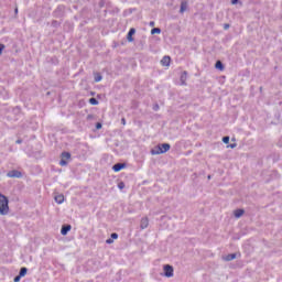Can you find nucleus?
Segmentation results:
<instances>
[{"instance_id":"obj_1","label":"nucleus","mask_w":282,"mask_h":282,"mask_svg":"<svg viewBox=\"0 0 282 282\" xmlns=\"http://www.w3.org/2000/svg\"><path fill=\"white\" fill-rule=\"evenodd\" d=\"M9 204L8 197L0 193V215H8L10 213Z\"/></svg>"},{"instance_id":"obj_2","label":"nucleus","mask_w":282,"mask_h":282,"mask_svg":"<svg viewBox=\"0 0 282 282\" xmlns=\"http://www.w3.org/2000/svg\"><path fill=\"white\" fill-rule=\"evenodd\" d=\"M171 151V144L162 143L156 145L154 149L151 150L152 155H162V153H166Z\"/></svg>"},{"instance_id":"obj_3","label":"nucleus","mask_w":282,"mask_h":282,"mask_svg":"<svg viewBox=\"0 0 282 282\" xmlns=\"http://www.w3.org/2000/svg\"><path fill=\"white\" fill-rule=\"evenodd\" d=\"M68 160H72V154L69 152H63L62 160L59 161V166H67Z\"/></svg>"},{"instance_id":"obj_4","label":"nucleus","mask_w":282,"mask_h":282,"mask_svg":"<svg viewBox=\"0 0 282 282\" xmlns=\"http://www.w3.org/2000/svg\"><path fill=\"white\" fill-rule=\"evenodd\" d=\"M163 271L165 276H167V279H171V276H173V268L171 267V264H165L163 267Z\"/></svg>"},{"instance_id":"obj_5","label":"nucleus","mask_w":282,"mask_h":282,"mask_svg":"<svg viewBox=\"0 0 282 282\" xmlns=\"http://www.w3.org/2000/svg\"><path fill=\"white\" fill-rule=\"evenodd\" d=\"M127 164L124 163H117L112 166V170L115 171V173H119V171H122V169H126Z\"/></svg>"},{"instance_id":"obj_6","label":"nucleus","mask_w":282,"mask_h":282,"mask_svg":"<svg viewBox=\"0 0 282 282\" xmlns=\"http://www.w3.org/2000/svg\"><path fill=\"white\" fill-rule=\"evenodd\" d=\"M161 65L163 67H169L171 65V56H164L162 59H161Z\"/></svg>"},{"instance_id":"obj_7","label":"nucleus","mask_w":282,"mask_h":282,"mask_svg":"<svg viewBox=\"0 0 282 282\" xmlns=\"http://www.w3.org/2000/svg\"><path fill=\"white\" fill-rule=\"evenodd\" d=\"M133 34H135V29H130L127 35V39L129 41V43H133Z\"/></svg>"},{"instance_id":"obj_8","label":"nucleus","mask_w":282,"mask_h":282,"mask_svg":"<svg viewBox=\"0 0 282 282\" xmlns=\"http://www.w3.org/2000/svg\"><path fill=\"white\" fill-rule=\"evenodd\" d=\"M7 175H8V177H21V172L13 170V171L8 172Z\"/></svg>"},{"instance_id":"obj_9","label":"nucleus","mask_w":282,"mask_h":282,"mask_svg":"<svg viewBox=\"0 0 282 282\" xmlns=\"http://www.w3.org/2000/svg\"><path fill=\"white\" fill-rule=\"evenodd\" d=\"M72 230V225H66L62 227L61 235L65 236Z\"/></svg>"},{"instance_id":"obj_10","label":"nucleus","mask_w":282,"mask_h":282,"mask_svg":"<svg viewBox=\"0 0 282 282\" xmlns=\"http://www.w3.org/2000/svg\"><path fill=\"white\" fill-rule=\"evenodd\" d=\"M187 8H188V2L187 1H182L181 2V10H180L181 14H184V12H186Z\"/></svg>"},{"instance_id":"obj_11","label":"nucleus","mask_w":282,"mask_h":282,"mask_svg":"<svg viewBox=\"0 0 282 282\" xmlns=\"http://www.w3.org/2000/svg\"><path fill=\"white\" fill-rule=\"evenodd\" d=\"M55 202L56 204H63V202H65V196L63 194L56 195Z\"/></svg>"},{"instance_id":"obj_12","label":"nucleus","mask_w":282,"mask_h":282,"mask_svg":"<svg viewBox=\"0 0 282 282\" xmlns=\"http://www.w3.org/2000/svg\"><path fill=\"white\" fill-rule=\"evenodd\" d=\"M141 228H149V218H142L141 219Z\"/></svg>"},{"instance_id":"obj_13","label":"nucleus","mask_w":282,"mask_h":282,"mask_svg":"<svg viewBox=\"0 0 282 282\" xmlns=\"http://www.w3.org/2000/svg\"><path fill=\"white\" fill-rule=\"evenodd\" d=\"M234 215H235V217H237V219H239V217H242V215H243V209H236L234 212Z\"/></svg>"},{"instance_id":"obj_14","label":"nucleus","mask_w":282,"mask_h":282,"mask_svg":"<svg viewBox=\"0 0 282 282\" xmlns=\"http://www.w3.org/2000/svg\"><path fill=\"white\" fill-rule=\"evenodd\" d=\"M215 67L216 69L224 72V64L221 63V61H217Z\"/></svg>"},{"instance_id":"obj_15","label":"nucleus","mask_w":282,"mask_h":282,"mask_svg":"<svg viewBox=\"0 0 282 282\" xmlns=\"http://www.w3.org/2000/svg\"><path fill=\"white\" fill-rule=\"evenodd\" d=\"M234 259H237V254L231 253L225 257V261H232Z\"/></svg>"},{"instance_id":"obj_16","label":"nucleus","mask_w":282,"mask_h":282,"mask_svg":"<svg viewBox=\"0 0 282 282\" xmlns=\"http://www.w3.org/2000/svg\"><path fill=\"white\" fill-rule=\"evenodd\" d=\"M25 274H28V268L23 267L21 268L19 275L22 278L25 276Z\"/></svg>"},{"instance_id":"obj_17","label":"nucleus","mask_w":282,"mask_h":282,"mask_svg":"<svg viewBox=\"0 0 282 282\" xmlns=\"http://www.w3.org/2000/svg\"><path fill=\"white\" fill-rule=\"evenodd\" d=\"M113 239H118V234H111V238L107 240V243H113Z\"/></svg>"},{"instance_id":"obj_18","label":"nucleus","mask_w":282,"mask_h":282,"mask_svg":"<svg viewBox=\"0 0 282 282\" xmlns=\"http://www.w3.org/2000/svg\"><path fill=\"white\" fill-rule=\"evenodd\" d=\"M162 30L160 28H154L151 30V34H161Z\"/></svg>"},{"instance_id":"obj_19","label":"nucleus","mask_w":282,"mask_h":282,"mask_svg":"<svg viewBox=\"0 0 282 282\" xmlns=\"http://www.w3.org/2000/svg\"><path fill=\"white\" fill-rule=\"evenodd\" d=\"M100 80H102V76H100V74H96L95 75V83H100Z\"/></svg>"},{"instance_id":"obj_20","label":"nucleus","mask_w":282,"mask_h":282,"mask_svg":"<svg viewBox=\"0 0 282 282\" xmlns=\"http://www.w3.org/2000/svg\"><path fill=\"white\" fill-rule=\"evenodd\" d=\"M89 104H90V105H98V99H96V98H90V99H89Z\"/></svg>"},{"instance_id":"obj_21","label":"nucleus","mask_w":282,"mask_h":282,"mask_svg":"<svg viewBox=\"0 0 282 282\" xmlns=\"http://www.w3.org/2000/svg\"><path fill=\"white\" fill-rule=\"evenodd\" d=\"M223 142H224L225 144H228V143L230 142V137H224V138H223Z\"/></svg>"},{"instance_id":"obj_22","label":"nucleus","mask_w":282,"mask_h":282,"mask_svg":"<svg viewBox=\"0 0 282 282\" xmlns=\"http://www.w3.org/2000/svg\"><path fill=\"white\" fill-rule=\"evenodd\" d=\"M118 188H119L120 191H122V188H124V182H119V183H118Z\"/></svg>"},{"instance_id":"obj_23","label":"nucleus","mask_w":282,"mask_h":282,"mask_svg":"<svg viewBox=\"0 0 282 282\" xmlns=\"http://www.w3.org/2000/svg\"><path fill=\"white\" fill-rule=\"evenodd\" d=\"M3 50H6V45L0 44V55L3 53Z\"/></svg>"},{"instance_id":"obj_24","label":"nucleus","mask_w":282,"mask_h":282,"mask_svg":"<svg viewBox=\"0 0 282 282\" xmlns=\"http://www.w3.org/2000/svg\"><path fill=\"white\" fill-rule=\"evenodd\" d=\"M96 129H102V123L97 122V123H96Z\"/></svg>"},{"instance_id":"obj_25","label":"nucleus","mask_w":282,"mask_h":282,"mask_svg":"<svg viewBox=\"0 0 282 282\" xmlns=\"http://www.w3.org/2000/svg\"><path fill=\"white\" fill-rule=\"evenodd\" d=\"M13 281H14V282L21 281V275H17Z\"/></svg>"},{"instance_id":"obj_26","label":"nucleus","mask_w":282,"mask_h":282,"mask_svg":"<svg viewBox=\"0 0 282 282\" xmlns=\"http://www.w3.org/2000/svg\"><path fill=\"white\" fill-rule=\"evenodd\" d=\"M181 79H182V80H186V72H184V73L182 74Z\"/></svg>"},{"instance_id":"obj_27","label":"nucleus","mask_w":282,"mask_h":282,"mask_svg":"<svg viewBox=\"0 0 282 282\" xmlns=\"http://www.w3.org/2000/svg\"><path fill=\"white\" fill-rule=\"evenodd\" d=\"M235 147H237V144L227 145L228 149H235Z\"/></svg>"},{"instance_id":"obj_28","label":"nucleus","mask_w":282,"mask_h":282,"mask_svg":"<svg viewBox=\"0 0 282 282\" xmlns=\"http://www.w3.org/2000/svg\"><path fill=\"white\" fill-rule=\"evenodd\" d=\"M230 28V24H224V30H228Z\"/></svg>"},{"instance_id":"obj_29","label":"nucleus","mask_w":282,"mask_h":282,"mask_svg":"<svg viewBox=\"0 0 282 282\" xmlns=\"http://www.w3.org/2000/svg\"><path fill=\"white\" fill-rule=\"evenodd\" d=\"M122 124H127V120L124 118L121 119Z\"/></svg>"},{"instance_id":"obj_30","label":"nucleus","mask_w":282,"mask_h":282,"mask_svg":"<svg viewBox=\"0 0 282 282\" xmlns=\"http://www.w3.org/2000/svg\"><path fill=\"white\" fill-rule=\"evenodd\" d=\"M238 2V0H232L231 3L235 6Z\"/></svg>"},{"instance_id":"obj_31","label":"nucleus","mask_w":282,"mask_h":282,"mask_svg":"<svg viewBox=\"0 0 282 282\" xmlns=\"http://www.w3.org/2000/svg\"><path fill=\"white\" fill-rule=\"evenodd\" d=\"M151 28L155 25V22H150Z\"/></svg>"},{"instance_id":"obj_32","label":"nucleus","mask_w":282,"mask_h":282,"mask_svg":"<svg viewBox=\"0 0 282 282\" xmlns=\"http://www.w3.org/2000/svg\"><path fill=\"white\" fill-rule=\"evenodd\" d=\"M19 12V9H15V14Z\"/></svg>"}]
</instances>
